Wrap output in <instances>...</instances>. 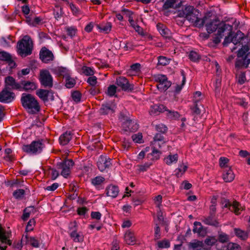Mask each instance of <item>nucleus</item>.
Wrapping results in <instances>:
<instances>
[{
	"label": "nucleus",
	"mask_w": 250,
	"mask_h": 250,
	"mask_svg": "<svg viewBox=\"0 0 250 250\" xmlns=\"http://www.w3.org/2000/svg\"><path fill=\"white\" fill-rule=\"evenodd\" d=\"M229 162V159L225 157H221L219 159V164L220 166L223 168L224 169L228 166V163Z\"/></svg>",
	"instance_id": "3c124183"
},
{
	"label": "nucleus",
	"mask_w": 250,
	"mask_h": 250,
	"mask_svg": "<svg viewBox=\"0 0 250 250\" xmlns=\"http://www.w3.org/2000/svg\"><path fill=\"white\" fill-rule=\"evenodd\" d=\"M82 71L83 74L86 76H93L95 71L92 67L83 66L82 68Z\"/></svg>",
	"instance_id": "ea45409f"
},
{
	"label": "nucleus",
	"mask_w": 250,
	"mask_h": 250,
	"mask_svg": "<svg viewBox=\"0 0 250 250\" xmlns=\"http://www.w3.org/2000/svg\"><path fill=\"white\" fill-rule=\"evenodd\" d=\"M164 142L163 137L161 134H157L154 138L153 142L152 143L153 146H159L160 147V142Z\"/></svg>",
	"instance_id": "c03bdc74"
},
{
	"label": "nucleus",
	"mask_w": 250,
	"mask_h": 250,
	"mask_svg": "<svg viewBox=\"0 0 250 250\" xmlns=\"http://www.w3.org/2000/svg\"><path fill=\"white\" fill-rule=\"evenodd\" d=\"M65 86L67 88H71L74 86L76 84V81L74 79L71 78L69 75L66 76Z\"/></svg>",
	"instance_id": "4c0bfd02"
},
{
	"label": "nucleus",
	"mask_w": 250,
	"mask_h": 250,
	"mask_svg": "<svg viewBox=\"0 0 250 250\" xmlns=\"http://www.w3.org/2000/svg\"><path fill=\"white\" fill-rule=\"evenodd\" d=\"M156 146H153V150L151 155L153 157V160H157L159 158L160 155V152L155 148Z\"/></svg>",
	"instance_id": "5fc2aeb1"
},
{
	"label": "nucleus",
	"mask_w": 250,
	"mask_h": 250,
	"mask_svg": "<svg viewBox=\"0 0 250 250\" xmlns=\"http://www.w3.org/2000/svg\"><path fill=\"white\" fill-rule=\"evenodd\" d=\"M157 246L159 249H167L170 247V243L168 240L165 239L158 241Z\"/></svg>",
	"instance_id": "c9c22d12"
},
{
	"label": "nucleus",
	"mask_w": 250,
	"mask_h": 250,
	"mask_svg": "<svg viewBox=\"0 0 250 250\" xmlns=\"http://www.w3.org/2000/svg\"><path fill=\"white\" fill-rule=\"evenodd\" d=\"M157 28L160 33L165 38H167L170 36V32L165 25L161 23H158Z\"/></svg>",
	"instance_id": "a878e982"
},
{
	"label": "nucleus",
	"mask_w": 250,
	"mask_h": 250,
	"mask_svg": "<svg viewBox=\"0 0 250 250\" xmlns=\"http://www.w3.org/2000/svg\"><path fill=\"white\" fill-rule=\"evenodd\" d=\"M193 225V232L194 233H196L201 236H204L206 234V229L203 228L200 222H195Z\"/></svg>",
	"instance_id": "5701e85b"
},
{
	"label": "nucleus",
	"mask_w": 250,
	"mask_h": 250,
	"mask_svg": "<svg viewBox=\"0 0 250 250\" xmlns=\"http://www.w3.org/2000/svg\"><path fill=\"white\" fill-rule=\"evenodd\" d=\"M87 82L90 85L95 86L97 83V79L95 76H92L87 79Z\"/></svg>",
	"instance_id": "680f3d73"
},
{
	"label": "nucleus",
	"mask_w": 250,
	"mask_h": 250,
	"mask_svg": "<svg viewBox=\"0 0 250 250\" xmlns=\"http://www.w3.org/2000/svg\"><path fill=\"white\" fill-rule=\"evenodd\" d=\"M43 146V144L40 141H33L30 145H23L22 149L28 153L36 154L41 153Z\"/></svg>",
	"instance_id": "0eeeda50"
},
{
	"label": "nucleus",
	"mask_w": 250,
	"mask_h": 250,
	"mask_svg": "<svg viewBox=\"0 0 250 250\" xmlns=\"http://www.w3.org/2000/svg\"><path fill=\"white\" fill-rule=\"evenodd\" d=\"M117 87L114 85H110L107 89V93L110 96H114L116 92Z\"/></svg>",
	"instance_id": "864d4df0"
},
{
	"label": "nucleus",
	"mask_w": 250,
	"mask_h": 250,
	"mask_svg": "<svg viewBox=\"0 0 250 250\" xmlns=\"http://www.w3.org/2000/svg\"><path fill=\"white\" fill-rule=\"evenodd\" d=\"M11 60V57L9 54L4 51L0 52V60L10 61Z\"/></svg>",
	"instance_id": "de8ad7c7"
},
{
	"label": "nucleus",
	"mask_w": 250,
	"mask_h": 250,
	"mask_svg": "<svg viewBox=\"0 0 250 250\" xmlns=\"http://www.w3.org/2000/svg\"><path fill=\"white\" fill-rule=\"evenodd\" d=\"M178 160L177 154H170L164 158V162L167 165H171L177 163Z\"/></svg>",
	"instance_id": "cd10ccee"
},
{
	"label": "nucleus",
	"mask_w": 250,
	"mask_h": 250,
	"mask_svg": "<svg viewBox=\"0 0 250 250\" xmlns=\"http://www.w3.org/2000/svg\"><path fill=\"white\" fill-rule=\"evenodd\" d=\"M224 23L220 24L219 21L217 19H214L211 21L209 23H207L206 27L207 32L208 33H211L215 31L217 29L222 26Z\"/></svg>",
	"instance_id": "f3484780"
},
{
	"label": "nucleus",
	"mask_w": 250,
	"mask_h": 250,
	"mask_svg": "<svg viewBox=\"0 0 250 250\" xmlns=\"http://www.w3.org/2000/svg\"><path fill=\"white\" fill-rule=\"evenodd\" d=\"M60 171L57 169V170L52 169L50 170V173L51 175V178L53 180L56 179L59 175Z\"/></svg>",
	"instance_id": "338daca9"
},
{
	"label": "nucleus",
	"mask_w": 250,
	"mask_h": 250,
	"mask_svg": "<svg viewBox=\"0 0 250 250\" xmlns=\"http://www.w3.org/2000/svg\"><path fill=\"white\" fill-rule=\"evenodd\" d=\"M189 58L190 60L196 62L199 59L198 54L195 51H191L189 54Z\"/></svg>",
	"instance_id": "13d9d810"
},
{
	"label": "nucleus",
	"mask_w": 250,
	"mask_h": 250,
	"mask_svg": "<svg viewBox=\"0 0 250 250\" xmlns=\"http://www.w3.org/2000/svg\"><path fill=\"white\" fill-rule=\"evenodd\" d=\"M236 235L242 240H246L248 236L247 232L243 231L239 229H234Z\"/></svg>",
	"instance_id": "f704fd0d"
},
{
	"label": "nucleus",
	"mask_w": 250,
	"mask_h": 250,
	"mask_svg": "<svg viewBox=\"0 0 250 250\" xmlns=\"http://www.w3.org/2000/svg\"><path fill=\"white\" fill-rule=\"evenodd\" d=\"M187 166L185 165H180L178 168L175 169V174L177 177L180 176L187 170Z\"/></svg>",
	"instance_id": "79ce46f5"
},
{
	"label": "nucleus",
	"mask_w": 250,
	"mask_h": 250,
	"mask_svg": "<svg viewBox=\"0 0 250 250\" xmlns=\"http://www.w3.org/2000/svg\"><path fill=\"white\" fill-rule=\"evenodd\" d=\"M124 240L125 242L130 245H133L136 242V238L134 233L130 230H127L124 235Z\"/></svg>",
	"instance_id": "4be33fe9"
},
{
	"label": "nucleus",
	"mask_w": 250,
	"mask_h": 250,
	"mask_svg": "<svg viewBox=\"0 0 250 250\" xmlns=\"http://www.w3.org/2000/svg\"><path fill=\"white\" fill-rule=\"evenodd\" d=\"M5 88L8 89H18L21 91L22 86L17 83L15 80L11 76H8L5 79Z\"/></svg>",
	"instance_id": "f8f14e48"
},
{
	"label": "nucleus",
	"mask_w": 250,
	"mask_h": 250,
	"mask_svg": "<svg viewBox=\"0 0 250 250\" xmlns=\"http://www.w3.org/2000/svg\"><path fill=\"white\" fill-rule=\"evenodd\" d=\"M176 0H167L164 4L163 7L165 9H168L174 7Z\"/></svg>",
	"instance_id": "8fccbe9b"
},
{
	"label": "nucleus",
	"mask_w": 250,
	"mask_h": 250,
	"mask_svg": "<svg viewBox=\"0 0 250 250\" xmlns=\"http://www.w3.org/2000/svg\"><path fill=\"white\" fill-rule=\"evenodd\" d=\"M32 41L28 36H25L17 44L18 53L21 57H26L32 53Z\"/></svg>",
	"instance_id": "7ed1b4c3"
},
{
	"label": "nucleus",
	"mask_w": 250,
	"mask_h": 250,
	"mask_svg": "<svg viewBox=\"0 0 250 250\" xmlns=\"http://www.w3.org/2000/svg\"><path fill=\"white\" fill-rule=\"evenodd\" d=\"M203 222L207 225H212L214 226H218V222L216 220L213 219L211 217H208L204 219Z\"/></svg>",
	"instance_id": "37998d69"
},
{
	"label": "nucleus",
	"mask_w": 250,
	"mask_h": 250,
	"mask_svg": "<svg viewBox=\"0 0 250 250\" xmlns=\"http://www.w3.org/2000/svg\"><path fill=\"white\" fill-rule=\"evenodd\" d=\"M97 164L99 169L102 172L104 171L111 166V159L106 156L102 155L99 158Z\"/></svg>",
	"instance_id": "9b49d317"
},
{
	"label": "nucleus",
	"mask_w": 250,
	"mask_h": 250,
	"mask_svg": "<svg viewBox=\"0 0 250 250\" xmlns=\"http://www.w3.org/2000/svg\"><path fill=\"white\" fill-rule=\"evenodd\" d=\"M74 165L72 160H66L60 162L57 165V168L60 171L61 175L64 178H67L70 173L71 169Z\"/></svg>",
	"instance_id": "423d86ee"
},
{
	"label": "nucleus",
	"mask_w": 250,
	"mask_h": 250,
	"mask_svg": "<svg viewBox=\"0 0 250 250\" xmlns=\"http://www.w3.org/2000/svg\"><path fill=\"white\" fill-rule=\"evenodd\" d=\"M140 64L139 63H135L130 66L128 73L130 75H135L137 74L140 70Z\"/></svg>",
	"instance_id": "72a5a7b5"
},
{
	"label": "nucleus",
	"mask_w": 250,
	"mask_h": 250,
	"mask_svg": "<svg viewBox=\"0 0 250 250\" xmlns=\"http://www.w3.org/2000/svg\"><path fill=\"white\" fill-rule=\"evenodd\" d=\"M115 109L116 105L114 103H107L102 105L100 111L102 114H108L114 112Z\"/></svg>",
	"instance_id": "2eb2a0df"
},
{
	"label": "nucleus",
	"mask_w": 250,
	"mask_h": 250,
	"mask_svg": "<svg viewBox=\"0 0 250 250\" xmlns=\"http://www.w3.org/2000/svg\"><path fill=\"white\" fill-rule=\"evenodd\" d=\"M154 239L155 240L159 239L161 238L160 229L158 224H156L154 228Z\"/></svg>",
	"instance_id": "052dcab7"
},
{
	"label": "nucleus",
	"mask_w": 250,
	"mask_h": 250,
	"mask_svg": "<svg viewBox=\"0 0 250 250\" xmlns=\"http://www.w3.org/2000/svg\"><path fill=\"white\" fill-rule=\"evenodd\" d=\"M131 138L133 141L135 143L142 144L144 143L143 135L140 132L132 135Z\"/></svg>",
	"instance_id": "e433bc0d"
},
{
	"label": "nucleus",
	"mask_w": 250,
	"mask_h": 250,
	"mask_svg": "<svg viewBox=\"0 0 250 250\" xmlns=\"http://www.w3.org/2000/svg\"><path fill=\"white\" fill-rule=\"evenodd\" d=\"M21 91L24 90L25 91H32L37 88V85L36 83L31 82H26L22 83Z\"/></svg>",
	"instance_id": "7c9ffc66"
},
{
	"label": "nucleus",
	"mask_w": 250,
	"mask_h": 250,
	"mask_svg": "<svg viewBox=\"0 0 250 250\" xmlns=\"http://www.w3.org/2000/svg\"><path fill=\"white\" fill-rule=\"evenodd\" d=\"M243 34L241 31H237L236 34L231 39V41L234 44L236 45L240 43L243 38Z\"/></svg>",
	"instance_id": "2f4dec72"
},
{
	"label": "nucleus",
	"mask_w": 250,
	"mask_h": 250,
	"mask_svg": "<svg viewBox=\"0 0 250 250\" xmlns=\"http://www.w3.org/2000/svg\"><path fill=\"white\" fill-rule=\"evenodd\" d=\"M40 80L42 84L44 86L51 87L53 85L52 77L47 70L41 71Z\"/></svg>",
	"instance_id": "1a4fd4ad"
},
{
	"label": "nucleus",
	"mask_w": 250,
	"mask_h": 250,
	"mask_svg": "<svg viewBox=\"0 0 250 250\" xmlns=\"http://www.w3.org/2000/svg\"><path fill=\"white\" fill-rule=\"evenodd\" d=\"M122 13L124 15V17H127L128 19V20L129 19L133 18L132 17V12L129 10H128L125 9H124L122 10Z\"/></svg>",
	"instance_id": "0e129e2a"
},
{
	"label": "nucleus",
	"mask_w": 250,
	"mask_h": 250,
	"mask_svg": "<svg viewBox=\"0 0 250 250\" xmlns=\"http://www.w3.org/2000/svg\"><path fill=\"white\" fill-rule=\"evenodd\" d=\"M70 237L75 242H82L83 241V237L82 234H80L76 231H72L70 234Z\"/></svg>",
	"instance_id": "473e14b6"
},
{
	"label": "nucleus",
	"mask_w": 250,
	"mask_h": 250,
	"mask_svg": "<svg viewBox=\"0 0 250 250\" xmlns=\"http://www.w3.org/2000/svg\"><path fill=\"white\" fill-rule=\"evenodd\" d=\"M71 97L73 100L76 103L79 102L81 99V93L77 91L72 93Z\"/></svg>",
	"instance_id": "09e8293b"
},
{
	"label": "nucleus",
	"mask_w": 250,
	"mask_h": 250,
	"mask_svg": "<svg viewBox=\"0 0 250 250\" xmlns=\"http://www.w3.org/2000/svg\"><path fill=\"white\" fill-rule=\"evenodd\" d=\"M35 224L34 219H31L29 221L26 227V231H30L33 229V227Z\"/></svg>",
	"instance_id": "bf43d9fd"
},
{
	"label": "nucleus",
	"mask_w": 250,
	"mask_h": 250,
	"mask_svg": "<svg viewBox=\"0 0 250 250\" xmlns=\"http://www.w3.org/2000/svg\"><path fill=\"white\" fill-rule=\"evenodd\" d=\"M26 22L31 26H37L43 23V19L40 17H26Z\"/></svg>",
	"instance_id": "412c9836"
},
{
	"label": "nucleus",
	"mask_w": 250,
	"mask_h": 250,
	"mask_svg": "<svg viewBox=\"0 0 250 250\" xmlns=\"http://www.w3.org/2000/svg\"><path fill=\"white\" fill-rule=\"evenodd\" d=\"M40 58L44 62L47 63L53 59V55L51 51L46 48H42L40 51Z\"/></svg>",
	"instance_id": "dca6fc26"
},
{
	"label": "nucleus",
	"mask_w": 250,
	"mask_h": 250,
	"mask_svg": "<svg viewBox=\"0 0 250 250\" xmlns=\"http://www.w3.org/2000/svg\"><path fill=\"white\" fill-rule=\"evenodd\" d=\"M106 195L112 198H116L119 193V188L117 186L110 185L106 189Z\"/></svg>",
	"instance_id": "393cba45"
},
{
	"label": "nucleus",
	"mask_w": 250,
	"mask_h": 250,
	"mask_svg": "<svg viewBox=\"0 0 250 250\" xmlns=\"http://www.w3.org/2000/svg\"><path fill=\"white\" fill-rule=\"evenodd\" d=\"M11 235V232L9 231H5L0 225V242L2 243L8 245H11L12 242L9 239ZM6 247H0L1 250H5Z\"/></svg>",
	"instance_id": "9d476101"
},
{
	"label": "nucleus",
	"mask_w": 250,
	"mask_h": 250,
	"mask_svg": "<svg viewBox=\"0 0 250 250\" xmlns=\"http://www.w3.org/2000/svg\"><path fill=\"white\" fill-rule=\"evenodd\" d=\"M8 89H4L0 93V102L9 103L12 102L15 97L14 93L8 90Z\"/></svg>",
	"instance_id": "ddd939ff"
},
{
	"label": "nucleus",
	"mask_w": 250,
	"mask_h": 250,
	"mask_svg": "<svg viewBox=\"0 0 250 250\" xmlns=\"http://www.w3.org/2000/svg\"><path fill=\"white\" fill-rule=\"evenodd\" d=\"M246 76L245 74L243 72H241L238 75V82L240 84H243L245 83L246 81Z\"/></svg>",
	"instance_id": "69168bd1"
},
{
	"label": "nucleus",
	"mask_w": 250,
	"mask_h": 250,
	"mask_svg": "<svg viewBox=\"0 0 250 250\" xmlns=\"http://www.w3.org/2000/svg\"><path fill=\"white\" fill-rule=\"evenodd\" d=\"M181 74L183 77L182 78V84L180 86L179 85H178L176 87V91H179L181 90V89L182 88L183 86L184 85L185 83H186V76L185 75V73H184V71L183 70H181Z\"/></svg>",
	"instance_id": "e2e57ef3"
},
{
	"label": "nucleus",
	"mask_w": 250,
	"mask_h": 250,
	"mask_svg": "<svg viewBox=\"0 0 250 250\" xmlns=\"http://www.w3.org/2000/svg\"><path fill=\"white\" fill-rule=\"evenodd\" d=\"M170 59H167L164 56H159L158 57V64L162 65H166L169 63Z\"/></svg>",
	"instance_id": "49530a36"
},
{
	"label": "nucleus",
	"mask_w": 250,
	"mask_h": 250,
	"mask_svg": "<svg viewBox=\"0 0 250 250\" xmlns=\"http://www.w3.org/2000/svg\"><path fill=\"white\" fill-rule=\"evenodd\" d=\"M178 16L185 18L194 26L197 27H202L207 20L206 16L204 19L200 18L199 11L190 5L186 6L182 11H179Z\"/></svg>",
	"instance_id": "f257e3e1"
},
{
	"label": "nucleus",
	"mask_w": 250,
	"mask_h": 250,
	"mask_svg": "<svg viewBox=\"0 0 250 250\" xmlns=\"http://www.w3.org/2000/svg\"><path fill=\"white\" fill-rule=\"evenodd\" d=\"M68 5L70 7L73 14L76 15L79 13V8L77 7L73 3H70Z\"/></svg>",
	"instance_id": "774afa93"
},
{
	"label": "nucleus",
	"mask_w": 250,
	"mask_h": 250,
	"mask_svg": "<svg viewBox=\"0 0 250 250\" xmlns=\"http://www.w3.org/2000/svg\"><path fill=\"white\" fill-rule=\"evenodd\" d=\"M21 102L23 107L29 113L34 114L40 110L37 100L30 94L23 93L21 97Z\"/></svg>",
	"instance_id": "f03ea898"
},
{
	"label": "nucleus",
	"mask_w": 250,
	"mask_h": 250,
	"mask_svg": "<svg viewBox=\"0 0 250 250\" xmlns=\"http://www.w3.org/2000/svg\"><path fill=\"white\" fill-rule=\"evenodd\" d=\"M116 83L122 88V89L126 90L132 89V86L129 84L128 80L124 77H120L116 79Z\"/></svg>",
	"instance_id": "6ab92c4d"
},
{
	"label": "nucleus",
	"mask_w": 250,
	"mask_h": 250,
	"mask_svg": "<svg viewBox=\"0 0 250 250\" xmlns=\"http://www.w3.org/2000/svg\"><path fill=\"white\" fill-rule=\"evenodd\" d=\"M24 194V190L22 189H19L13 193V196L17 199L21 198Z\"/></svg>",
	"instance_id": "6e6d98bb"
},
{
	"label": "nucleus",
	"mask_w": 250,
	"mask_h": 250,
	"mask_svg": "<svg viewBox=\"0 0 250 250\" xmlns=\"http://www.w3.org/2000/svg\"><path fill=\"white\" fill-rule=\"evenodd\" d=\"M225 207L227 208L229 207V209L233 211L236 215L239 214L241 211L243 210V207L236 201H233L231 204L229 203L226 204Z\"/></svg>",
	"instance_id": "aec40b11"
},
{
	"label": "nucleus",
	"mask_w": 250,
	"mask_h": 250,
	"mask_svg": "<svg viewBox=\"0 0 250 250\" xmlns=\"http://www.w3.org/2000/svg\"><path fill=\"white\" fill-rule=\"evenodd\" d=\"M232 29V27L231 25L229 24H224L222 26L220 27L217 30V34L216 37L214 40V42L215 43H218L220 42L221 39L224 36L223 33L226 30L228 31V33L229 34V36L225 38L224 44H227L230 42L231 39L232 38L231 36V30Z\"/></svg>",
	"instance_id": "39448f33"
},
{
	"label": "nucleus",
	"mask_w": 250,
	"mask_h": 250,
	"mask_svg": "<svg viewBox=\"0 0 250 250\" xmlns=\"http://www.w3.org/2000/svg\"><path fill=\"white\" fill-rule=\"evenodd\" d=\"M122 127L125 131H135L139 128V125L135 121L126 120L123 123Z\"/></svg>",
	"instance_id": "4468645a"
},
{
	"label": "nucleus",
	"mask_w": 250,
	"mask_h": 250,
	"mask_svg": "<svg viewBox=\"0 0 250 250\" xmlns=\"http://www.w3.org/2000/svg\"><path fill=\"white\" fill-rule=\"evenodd\" d=\"M249 50V47L247 45L243 46L239 50L238 53V58L235 63V66L237 67H244L247 68L250 62V53H246Z\"/></svg>",
	"instance_id": "20e7f679"
},
{
	"label": "nucleus",
	"mask_w": 250,
	"mask_h": 250,
	"mask_svg": "<svg viewBox=\"0 0 250 250\" xmlns=\"http://www.w3.org/2000/svg\"><path fill=\"white\" fill-rule=\"evenodd\" d=\"M222 177L226 182H230L234 180L235 177L234 174L230 167H227L223 170Z\"/></svg>",
	"instance_id": "a211bd4d"
},
{
	"label": "nucleus",
	"mask_w": 250,
	"mask_h": 250,
	"mask_svg": "<svg viewBox=\"0 0 250 250\" xmlns=\"http://www.w3.org/2000/svg\"><path fill=\"white\" fill-rule=\"evenodd\" d=\"M152 165L151 162H147L143 165H138V170L139 172H144L148 169L150 166Z\"/></svg>",
	"instance_id": "a19ab883"
},
{
	"label": "nucleus",
	"mask_w": 250,
	"mask_h": 250,
	"mask_svg": "<svg viewBox=\"0 0 250 250\" xmlns=\"http://www.w3.org/2000/svg\"><path fill=\"white\" fill-rule=\"evenodd\" d=\"M21 241H25L26 243L29 244L35 248H38L39 247V243L37 239L33 237H29L27 235L22 236Z\"/></svg>",
	"instance_id": "b1692460"
},
{
	"label": "nucleus",
	"mask_w": 250,
	"mask_h": 250,
	"mask_svg": "<svg viewBox=\"0 0 250 250\" xmlns=\"http://www.w3.org/2000/svg\"><path fill=\"white\" fill-rule=\"evenodd\" d=\"M104 181V178L102 176H97L92 180V183L94 186H99Z\"/></svg>",
	"instance_id": "a18cd8bd"
},
{
	"label": "nucleus",
	"mask_w": 250,
	"mask_h": 250,
	"mask_svg": "<svg viewBox=\"0 0 250 250\" xmlns=\"http://www.w3.org/2000/svg\"><path fill=\"white\" fill-rule=\"evenodd\" d=\"M240 249L241 248L239 245L233 243H229L227 246L228 250H240Z\"/></svg>",
	"instance_id": "4d7b16f0"
},
{
	"label": "nucleus",
	"mask_w": 250,
	"mask_h": 250,
	"mask_svg": "<svg viewBox=\"0 0 250 250\" xmlns=\"http://www.w3.org/2000/svg\"><path fill=\"white\" fill-rule=\"evenodd\" d=\"M156 82L158 83L157 87L161 91L167 90L171 85V82L167 80L166 76L162 74H158L154 76Z\"/></svg>",
	"instance_id": "6e6552de"
},
{
	"label": "nucleus",
	"mask_w": 250,
	"mask_h": 250,
	"mask_svg": "<svg viewBox=\"0 0 250 250\" xmlns=\"http://www.w3.org/2000/svg\"><path fill=\"white\" fill-rule=\"evenodd\" d=\"M71 139V134L70 131H66L59 138L60 144L62 145L67 144Z\"/></svg>",
	"instance_id": "c85d7f7f"
},
{
	"label": "nucleus",
	"mask_w": 250,
	"mask_h": 250,
	"mask_svg": "<svg viewBox=\"0 0 250 250\" xmlns=\"http://www.w3.org/2000/svg\"><path fill=\"white\" fill-rule=\"evenodd\" d=\"M97 27L101 32L106 34L111 31L112 25L110 22H107L97 25Z\"/></svg>",
	"instance_id": "c756f323"
},
{
	"label": "nucleus",
	"mask_w": 250,
	"mask_h": 250,
	"mask_svg": "<svg viewBox=\"0 0 250 250\" xmlns=\"http://www.w3.org/2000/svg\"><path fill=\"white\" fill-rule=\"evenodd\" d=\"M204 243L202 241L195 240L193 242L189 243V248L192 250H204Z\"/></svg>",
	"instance_id": "bb28decb"
},
{
	"label": "nucleus",
	"mask_w": 250,
	"mask_h": 250,
	"mask_svg": "<svg viewBox=\"0 0 250 250\" xmlns=\"http://www.w3.org/2000/svg\"><path fill=\"white\" fill-rule=\"evenodd\" d=\"M217 240L214 237H208L205 240V243L208 246H212Z\"/></svg>",
	"instance_id": "603ef678"
},
{
	"label": "nucleus",
	"mask_w": 250,
	"mask_h": 250,
	"mask_svg": "<svg viewBox=\"0 0 250 250\" xmlns=\"http://www.w3.org/2000/svg\"><path fill=\"white\" fill-rule=\"evenodd\" d=\"M47 92V90L39 89L36 91V94L42 101H43L44 102H46Z\"/></svg>",
	"instance_id": "58836bf2"
}]
</instances>
